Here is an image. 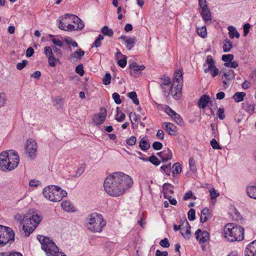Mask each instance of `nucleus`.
<instances>
[{"mask_svg":"<svg viewBox=\"0 0 256 256\" xmlns=\"http://www.w3.org/2000/svg\"><path fill=\"white\" fill-rule=\"evenodd\" d=\"M250 28V24L247 23L244 24V36H246L248 33L249 32Z\"/></svg>","mask_w":256,"mask_h":256,"instance_id":"nucleus-64","label":"nucleus"},{"mask_svg":"<svg viewBox=\"0 0 256 256\" xmlns=\"http://www.w3.org/2000/svg\"><path fill=\"white\" fill-rule=\"evenodd\" d=\"M126 56H122V58L118 61V65L122 68L126 66Z\"/></svg>","mask_w":256,"mask_h":256,"instance_id":"nucleus-48","label":"nucleus"},{"mask_svg":"<svg viewBox=\"0 0 256 256\" xmlns=\"http://www.w3.org/2000/svg\"><path fill=\"white\" fill-rule=\"evenodd\" d=\"M172 174H180L182 172V166L179 162L174 163L172 168Z\"/></svg>","mask_w":256,"mask_h":256,"instance_id":"nucleus-35","label":"nucleus"},{"mask_svg":"<svg viewBox=\"0 0 256 256\" xmlns=\"http://www.w3.org/2000/svg\"><path fill=\"white\" fill-rule=\"evenodd\" d=\"M189 165L190 170H192L194 172H195L196 170L195 161L192 158H190Z\"/></svg>","mask_w":256,"mask_h":256,"instance_id":"nucleus-59","label":"nucleus"},{"mask_svg":"<svg viewBox=\"0 0 256 256\" xmlns=\"http://www.w3.org/2000/svg\"><path fill=\"white\" fill-rule=\"evenodd\" d=\"M162 83L160 86H170L171 84V80L170 77L164 75L162 78Z\"/></svg>","mask_w":256,"mask_h":256,"instance_id":"nucleus-43","label":"nucleus"},{"mask_svg":"<svg viewBox=\"0 0 256 256\" xmlns=\"http://www.w3.org/2000/svg\"><path fill=\"white\" fill-rule=\"evenodd\" d=\"M28 61L26 60H23L21 62H18L16 64V68L18 70H22L26 65Z\"/></svg>","mask_w":256,"mask_h":256,"instance_id":"nucleus-61","label":"nucleus"},{"mask_svg":"<svg viewBox=\"0 0 256 256\" xmlns=\"http://www.w3.org/2000/svg\"><path fill=\"white\" fill-rule=\"evenodd\" d=\"M182 74L180 71L176 72L174 75V80L172 82V86H175L176 82L178 83L176 85V92L173 94L172 91V96L175 100H179L182 96Z\"/></svg>","mask_w":256,"mask_h":256,"instance_id":"nucleus-11","label":"nucleus"},{"mask_svg":"<svg viewBox=\"0 0 256 256\" xmlns=\"http://www.w3.org/2000/svg\"><path fill=\"white\" fill-rule=\"evenodd\" d=\"M19 162V156L13 150L4 151L0 154V170L2 171L12 170L18 166Z\"/></svg>","mask_w":256,"mask_h":256,"instance_id":"nucleus-2","label":"nucleus"},{"mask_svg":"<svg viewBox=\"0 0 256 256\" xmlns=\"http://www.w3.org/2000/svg\"><path fill=\"white\" fill-rule=\"evenodd\" d=\"M164 196L165 198H167L168 200L171 204L176 206L177 204L176 200L174 198H172L171 196H168L166 194V192H164Z\"/></svg>","mask_w":256,"mask_h":256,"instance_id":"nucleus-60","label":"nucleus"},{"mask_svg":"<svg viewBox=\"0 0 256 256\" xmlns=\"http://www.w3.org/2000/svg\"><path fill=\"white\" fill-rule=\"evenodd\" d=\"M64 40L66 44L68 46V49L70 50H72L70 46L74 48H76L78 46L77 42L75 40H72V38L70 37L64 38Z\"/></svg>","mask_w":256,"mask_h":256,"instance_id":"nucleus-32","label":"nucleus"},{"mask_svg":"<svg viewBox=\"0 0 256 256\" xmlns=\"http://www.w3.org/2000/svg\"><path fill=\"white\" fill-rule=\"evenodd\" d=\"M160 245L163 248H168L170 246L168 240L167 238H164L160 240Z\"/></svg>","mask_w":256,"mask_h":256,"instance_id":"nucleus-58","label":"nucleus"},{"mask_svg":"<svg viewBox=\"0 0 256 256\" xmlns=\"http://www.w3.org/2000/svg\"><path fill=\"white\" fill-rule=\"evenodd\" d=\"M163 128H164L171 136H174L177 132L176 127L172 123L166 122L163 124Z\"/></svg>","mask_w":256,"mask_h":256,"instance_id":"nucleus-22","label":"nucleus"},{"mask_svg":"<svg viewBox=\"0 0 256 256\" xmlns=\"http://www.w3.org/2000/svg\"><path fill=\"white\" fill-rule=\"evenodd\" d=\"M38 146L36 142L32 139L27 140L26 154L30 159H34L36 156Z\"/></svg>","mask_w":256,"mask_h":256,"instance_id":"nucleus-12","label":"nucleus"},{"mask_svg":"<svg viewBox=\"0 0 256 256\" xmlns=\"http://www.w3.org/2000/svg\"><path fill=\"white\" fill-rule=\"evenodd\" d=\"M196 239L199 242L200 244L207 243L210 240V234L206 231H202L200 229L197 230L195 232Z\"/></svg>","mask_w":256,"mask_h":256,"instance_id":"nucleus-16","label":"nucleus"},{"mask_svg":"<svg viewBox=\"0 0 256 256\" xmlns=\"http://www.w3.org/2000/svg\"><path fill=\"white\" fill-rule=\"evenodd\" d=\"M44 54L48 58V64L52 67H54L56 63L60 62L59 58H56L53 53L52 48L50 46H46L44 48Z\"/></svg>","mask_w":256,"mask_h":256,"instance_id":"nucleus-13","label":"nucleus"},{"mask_svg":"<svg viewBox=\"0 0 256 256\" xmlns=\"http://www.w3.org/2000/svg\"><path fill=\"white\" fill-rule=\"evenodd\" d=\"M160 88L162 89L163 94L166 98H168L169 96L170 92L172 94V91H173V94H175L176 89L173 90L172 84L171 86H160Z\"/></svg>","mask_w":256,"mask_h":256,"instance_id":"nucleus-24","label":"nucleus"},{"mask_svg":"<svg viewBox=\"0 0 256 256\" xmlns=\"http://www.w3.org/2000/svg\"><path fill=\"white\" fill-rule=\"evenodd\" d=\"M210 97L206 94L202 95L199 99L198 102V106L200 108L204 109L208 104Z\"/></svg>","mask_w":256,"mask_h":256,"instance_id":"nucleus-23","label":"nucleus"},{"mask_svg":"<svg viewBox=\"0 0 256 256\" xmlns=\"http://www.w3.org/2000/svg\"><path fill=\"white\" fill-rule=\"evenodd\" d=\"M14 233L13 230L7 226L0 225V246L2 247L8 242L14 241Z\"/></svg>","mask_w":256,"mask_h":256,"instance_id":"nucleus-8","label":"nucleus"},{"mask_svg":"<svg viewBox=\"0 0 256 256\" xmlns=\"http://www.w3.org/2000/svg\"><path fill=\"white\" fill-rule=\"evenodd\" d=\"M139 146L142 151H146L150 148V144L146 138H143L139 142Z\"/></svg>","mask_w":256,"mask_h":256,"instance_id":"nucleus-27","label":"nucleus"},{"mask_svg":"<svg viewBox=\"0 0 256 256\" xmlns=\"http://www.w3.org/2000/svg\"><path fill=\"white\" fill-rule=\"evenodd\" d=\"M170 166L171 164H169L166 165H163L160 167V170L162 172H163L165 173L167 176H169L170 174Z\"/></svg>","mask_w":256,"mask_h":256,"instance_id":"nucleus-42","label":"nucleus"},{"mask_svg":"<svg viewBox=\"0 0 256 256\" xmlns=\"http://www.w3.org/2000/svg\"><path fill=\"white\" fill-rule=\"evenodd\" d=\"M242 106L245 110L250 115H252L253 114L254 110V106L253 104H249L248 102H244L242 103Z\"/></svg>","mask_w":256,"mask_h":256,"instance_id":"nucleus-36","label":"nucleus"},{"mask_svg":"<svg viewBox=\"0 0 256 256\" xmlns=\"http://www.w3.org/2000/svg\"><path fill=\"white\" fill-rule=\"evenodd\" d=\"M246 192L249 197L256 199V186H253L248 187Z\"/></svg>","mask_w":256,"mask_h":256,"instance_id":"nucleus-31","label":"nucleus"},{"mask_svg":"<svg viewBox=\"0 0 256 256\" xmlns=\"http://www.w3.org/2000/svg\"><path fill=\"white\" fill-rule=\"evenodd\" d=\"M104 38L102 35L100 34L98 38L94 42L93 46L96 48L100 47L102 44L101 41L104 40Z\"/></svg>","mask_w":256,"mask_h":256,"instance_id":"nucleus-47","label":"nucleus"},{"mask_svg":"<svg viewBox=\"0 0 256 256\" xmlns=\"http://www.w3.org/2000/svg\"><path fill=\"white\" fill-rule=\"evenodd\" d=\"M61 206L62 208L66 212H74L76 210L75 208L69 201L63 202L61 204Z\"/></svg>","mask_w":256,"mask_h":256,"instance_id":"nucleus-25","label":"nucleus"},{"mask_svg":"<svg viewBox=\"0 0 256 256\" xmlns=\"http://www.w3.org/2000/svg\"><path fill=\"white\" fill-rule=\"evenodd\" d=\"M196 211L193 208H190L188 213V218L190 220H194L195 219Z\"/></svg>","mask_w":256,"mask_h":256,"instance_id":"nucleus-53","label":"nucleus"},{"mask_svg":"<svg viewBox=\"0 0 256 256\" xmlns=\"http://www.w3.org/2000/svg\"><path fill=\"white\" fill-rule=\"evenodd\" d=\"M210 213L209 209L207 208H204L201 212L200 221L202 223L206 222L208 220Z\"/></svg>","mask_w":256,"mask_h":256,"instance_id":"nucleus-28","label":"nucleus"},{"mask_svg":"<svg viewBox=\"0 0 256 256\" xmlns=\"http://www.w3.org/2000/svg\"><path fill=\"white\" fill-rule=\"evenodd\" d=\"M210 193L212 202H214L216 198L220 196V194L218 192H216L214 188H212L210 190Z\"/></svg>","mask_w":256,"mask_h":256,"instance_id":"nucleus-44","label":"nucleus"},{"mask_svg":"<svg viewBox=\"0 0 256 256\" xmlns=\"http://www.w3.org/2000/svg\"><path fill=\"white\" fill-rule=\"evenodd\" d=\"M44 197L52 202H60L67 196V192L58 186L50 185L46 186L42 191Z\"/></svg>","mask_w":256,"mask_h":256,"instance_id":"nucleus-5","label":"nucleus"},{"mask_svg":"<svg viewBox=\"0 0 256 256\" xmlns=\"http://www.w3.org/2000/svg\"><path fill=\"white\" fill-rule=\"evenodd\" d=\"M182 225H184L181 229L180 234L185 238L189 239L190 235V227L186 220L182 222Z\"/></svg>","mask_w":256,"mask_h":256,"instance_id":"nucleus-18","label":"nucleus"},{"mask_svg":"<svg viewBox=\"0 0 256 256\" xmlns=\"http://www.w3.org/2000/svg\"><path fill=\"white\" fill-rule=\"evenodd\" d=\"M228 30L229 36L231 38H233L234 37L237 38H240V34L236 30L235 27L230 26H228Z\"/></svg>","mask_w":256,"mask_h":256,"instance_id":"nucleus-30","label":"nucleus"},{"mask_svg":"<svg viewBox=\"0 0 256 256\" xmlns=\"http://www.w3.org/2000/svg\"><path fill=\"white\" fill-rule=\"evenodd\" d=\"M140 159H141L144 162L149 161L152 164L156 166H158L160 163V160L158 159V158L156 156L154 155H152L150 156L148 159L143 158H140Z\"/></svg>","mask_w":256,"mask_h":256,"instance_id":"nucleus-29","label":"nucleus"},{"mask_svg":"<svg viewBox=\"0 0 256 256\" xmlns=\"http://www.w3.org/2000/svg\"><path fill=\"white\" fill-rule=\"evenodd\" d=\"M65 20V16L60 17L58 18V28L62 30H66V26H64V24H68V22Z\"/></svg>","mask_w":256,"mask_h":256,"instance_id":"nucleus-39","label":"nucleus"},{"mask_svg":"<svg viewBox=\"0 0 256 256\" xmlns=\"http://www.w3.org/2000/svg\"><path fill=\"white\" fill-rule=\"evenodd\" d=\"M234 56L232 54H224L222 56V60L226 62L230 63L234 59Z\"/></svg>","mask_w":256,"mask_h":256,"instance_id":"nucleus-45","label":"nucleus"},{"mask_svg":"<svg viewBox=\"0 0 256 256\" xmlns=\"http://www.w3.org/2000/svg\"><path fill=\"white\" fill-rule=\"evenodd\" d=\"M127 96L130 98L132 100L133 102L135 104H139V100L138 98L136 93L135 92H128Z\"/></svg>","mask_w":256,"mask_h":256,"instance_id":"nucleus-37","label":"nucleus"},{"mask_svg":"<svg viewBox=\"0 0 256 256\" xmlns=\"http://www.w3.org/2000/svg\"><path fill=\"white\" fill-rule=\"evenodd\" d=\"M136 142V138L134 136H132L126 140V143L128 145L132 146L135 144Z\"/></svg>","mask_w":256,"mask_h":256,"instance_id":"nucleus-52","label":"nucleus"},{"mask_svg":"<svg viewBox=\"0 0 256 256\" xmlns=\"http://www.w3.org/2000/svg\"><path fill=\"white\" fill-rule=\"evenodd\" d=\"M84 54L85 52L81 48H78L76 52L70 54V61L73 62H76L78 59H81Z\"/></svg>","mask_w":256,"mask_h":256,"instance_id":"nucleus-21","label":"nucleus"},{"mask_svg":"<svg viewBox=\"0 0 256 256\" xmlns=\"http://www.w3.org/2000/svg\"><path fill=\"white\" fill-rule=\"evenodd\" d=\"M219 73L222 79L224 78L226 79L223 80V83L224 84H227V81L232 80L234 77V74L233 70H226L222 69Z\"/></svg>","mask_w":256,"mask_h":256,"instance_id":"nucleus-17","label":"nucleus"},{"mask_svg":"<svg viewBox=\"0 0 256 256\" xmlns=\"http://www.w3.org/2000/svg\"><path fill=\"white\" fill-rule=\"evenodd\" d=\"M245 256H256V240L250 243L244 251Z\"/></svg>","mask_w":256,"mask_h":256,"instance_id":"nucleus-19","label":"nucleus"},{"mask_svg":"<svg viewBox=\"0 0 256 256\" xmlns=\"http://www.w3.org/2000/svg\"><path fill=\"white\" fill-rule=\"evenodd\" d=\"M164 154L162 157V162H166L170 160L172 158V150L167 148L166 149L163 150Z\"/></svg>","mask_w":256,"mask_h":256,"instance_id":"nucleus-26","label":"nucleus"},{"mask_svg":"<svg viewBox=\"0 0 256 256\" xmlns=\"http://www.w3.org/2000/svg\"><path fill=\"white\" fill-rule=\"evenodd\" d=\"M111 75L110 73H106L104 76L102 78V82L104 85H108L111 81Z\"/></svg>","mask_w":256,"mask_h":256,"instance_id":"nucleus-46","label":"nucleus"},{"mask_svg":"<svg viewBox=\"0 0 256 256\" xmlns=\"http://www.w3.org/2000/svg\"><path fill=\"white\" fill-rule=\"evenodd\" d=\"M164 112L170 116L174 122L182 126L184 124V121L180 115L176 112L169 106H166L164 107Z\"/></svg>","mask_w":256,"mask_h":256,"instance_id":"nucleus-15","label":"nucleus"},{"mask_svg":"<svg viewBox=\"0 0 256 256\" xmlns=\"http://www.w3.org/2000/svg\"><path fill=\"white\" fill-rule=\"evenodd\" d=\"M37 238L41 244L42 248L45 252L46 256H54L56 254H58V248L50 238L39 235Z\"/></svg>","mask_w":256,"mask_h":256,"instance_id":"nucleus-7","label":"nucleus"},{"mask_svg":"<svg viewBox=\"0 0 256 256\" xmlns=\"http://www.w3.org/2000/svg\"><path fill=\"white\" fill-rule=\"evenodd\" d=\"M106 110L104 108H101L100 112L95 114L93 116V122L96 126L102 124L106 120Z\"/></svg>","mask_w":256,"mask_h":256,"instance_id":"nucleus-14","label":"nucleus"},{"mask_svg":"<svg viewBox=\"0 0 256 256\" xmlns=\"http://www.w3.org/2000/svg\"><path fill=\"white\" fill-rule=\"evenodd\" d=\"M65 20L70 19L74 24H68L66 27L65 30H82L84 27V24L82 20H81L77 16L71 14H66L64 15Z\"/></svg>","mask_w":256,"mask_h":256,"instance_id":"nucleus-10","label":"nucleus"},{"mask_svg":"<svg viewBox=\"0 0 256 256\" xmlns=\"http://www.w3.org/2000/svg\"><path fill=\"white\" fill-rule=\"evenodd\" d=\"M244 232L242 227L233 223L226 224L224 228V236L230 242L242 240Z\"/></svg>","mask_w":256,"mask_h":256,"instance_id":"nucleus-4","label":"nucleus"},{"mask_svg":"<svg viewBox=\"0 0 256 256\" xmlns=\"http://www.w3.org/2000/svg\"><path fill=\"white\" fill-rule=\"evenodd\" d=\"M192 198L194 200H196V196H193V194L192 191H188L185 194L184 196L183 197V200H186Z\"/></svg>","mask_w":256,"mask_h":256,"instance_id":"nucleus-57","label":"nucleus"},{"mask_svg":"<svg viewBox=\"0 0 256 256\" xmlns=\"http://www.w3.org/2000/svg\"><path fill=\"white\" fill-rule=\"evenodd\" d=\"M203 66L204 68V72H210L212 78H215L218 74L219 70L216 67V62L212 56L208 55L206 56V60Z\"/></svg>","mask_w":256,"mask_h":256,"instance_id":"nucleus-9","label":"nucleus"},{"mask_svg":"<svg viewBox=\"0 0 256 256\" xmlns=\"http://www.w3.org/2000/svg\"><path fill=\"white\" fill-rule=\"evenodd\" d=\"M196 32L198 35L202 38H206L207 36L206 28L204 26L201 28H198Z\"/></svg>","mask_w":256,"mask_h":256,"instance_id":"nucleus-38","label":"nucleus"},{"mask_svg":"<svg viewBox=\"0 0 256 256\" xmlns=\"http://www.w3.org/2000/svg\"><path fill=\"white\" fill-rule=\"evenodd\" d=\"M232 48V44L230 40H224V44L223 46V50L224 52H230Z\"/></svg>","mask_w":256,"mask_h":256,"instance_id":"nucleus-40","label":"nucleus"},{"mask_svg":"<svg viewBox=\"0 0 256 256\" xmlns=\"http://www.w3.org/2000/svg\"><path fill=\"white\" fill-rule=\"evenodd\" d=\"M152 148L156 150H160L162 148V144L159 142H155L152 144Z\"/></svg>","mask_w":256,"mask_h":256,"instance_id":"nucleus-63","label":"nucleus"},{"mask_svg":"<svg viewBox=\"0 0 256 256\" xmlns=\"http://www.w3.org/2000/svg\"><path fill=\"white\" fill-rule=\"evenodd\" d=\"M51 47L52 50L56 54V58H60L62 56V52L60 48H57L54 46H52Z\"/></svg>","mask_w":256,"mask_h":256,"instance_id":"nucleus-51","label":"nucleus"},{"mask_svg":"<svg viewBox=\"0 0 256 256\" xmlns=\"http://www.w3.org/2000/svg\"><path fill=\"white\" fill-rule=\"evenodd\" d=\"M172 188H173V186L170 184L165 183L163 185V189L164 190L168 191L171 194H172L174 193V190H172Z\"/></svg>","mask_w":256,"mask_h":256,"instance_id":"nucleus-56","label":"nucleus"},{"mask_svg":"<svg viewBox=\"0 0 256 256\" xmlns=\"http://www.w3.org/2000/svg\"><path fill=\"white\" fill-rule=\"evenodd\" d=\"M200 14L202 20L206 23L208 22H211L212 16L209 8L202 9Z\"/></svg>","mask_w":256,"mask_h":256,"instance_id":"nucleus-20","label":"nucleus"},{"mask_svg":"<svg viewBox=\"0 0 256 256\" xmlns=\"http://www.w3.org/2000/svg\"><path fill=\"white\" fill-rule=\"evenodd\" d=\"M75 71L76 73L78 74L80 76H82L84 73L82 64H80L77 66L76 68Z\"/></svg>","mask_w":256,"mask_h":256,"instance_id":"nucleus-50","label":"nucleus"},{"mask_svg":"<svg viewBox=\"0 0 256 256\" xmlns=\"http://www.w3.org/2000/svg\"><path fill=\"white\" fill-rule=\"evenodd\" d=\"M42 220V216L30 210L20 224L26 236H28Z\"/></svg>","mask_w":256,"mask_h":256,"instance_id":"nucleus-3","label":"nucleus"},{"mask_svg":"<svg viewBox=\"0 0 256 256\" xmlns=\"http://www.w3.org/2000/svg\"><path fill=\"white\" fill-rule=\"evenodd\" d=\"M224 66L226 67H230L231 68H236L238 66V64L236 61L231 62L230 63L229 62H225L224 64Z\"/></svg>","mask_w":256,"mask_h":256,"instance_id":"nucleus-62","label":"nucleus"},{"mask_svg":"<svg viewBox=\"0 0 256 256\" xmlns=\"http://www.w3.org/2000/svg\"><path fill=\"white\" fill-rule=\"evenodd\" d=\"M6 99L5 94L0 92V108L4 106L6 103Z\"/></svg>","mask_w":256,"mask_h":256,"instance_id":"nucleus-55","label":"nucleus"},{"mask_svg":"<svg viewBox=\"0 0 256 256\" xmlns=\"http://www.w3.org/2000/svg\"><path fill=\"white\" fill-rule=\"evenodd\" d=\"M87 228L93 232H100L106 226V222L104 220L102 214L93 213L88 216L86 218Z\"/></svg>","mask_w":256,"mask_h":256,"instance_id":"nucleus-6","label":"nucleus"},{"mask_svg":"<svg viewBox=\"0 0 256 256\" xmlns=\"http://www.w3.org/2000/svg\"><path fill=\"white\" fill-rule=\"evenodd\" d=\"M136 42V38H129L125 40L126 44V48L128 50H132Z\"/></svg>","mask_w":256,"mask_h":256,"instance_id":"nucleus-34","label":"nucleus"},{"mask_svg":"<svg viewBox=\"0 0 256 256\" xmlns=\"http://www.w3.org/2000/svg\"><path fill=\"white\" fill-rule=\"evenodd\" d=\"M102 32L105 36H112L114 34L112 30L108 28L107 26H104L102 29Z\"/></svg>","mask_w":256,"mask_h":256,"instance_id":"nucleus-41","label":"nucleus"},{"mask_svg":"<svg viewBox=\"0 0 256 256\" xmlns=\"http://www.w3.org/2000/svg\"><path fill=\"white\" fill-rule=\"evenodd\" d=\"M246 94V93L244 92H236L232 96V98L236 102H241L244 100V98Z\"/></svg>","mask_w":256,"mask_h":256,"instance_id":"nucleus-33","label":"nucleus"},{"mask_svg":"<svg viewBox=\"0 0 256 256\" xmlns=\"http://www.w3.org/2000/svg\"><path fill=\"white\" fill-rule=\"evenodd\" d=\"M112 97L116 104H121L122 100L120 98V96L118 93L114 92L112 95Z\"/></svg>","mask_w":256,"mask_h":256,"instance_id":"nucleus-54","label":"nucleus"},{"mask_svg":"<svg viewBox=\"0 0 256 256\" xmlns=\"http://www.w3.org/2000/svg\"><path fill=\"white\" fill-rule=\"evenodd\" d=\"M210 145L215 150H222V148L220 146L218 142L216 140V139L213 138L210 142Z\"/></svg>","mask_w":256,"mask_h":256,"instance_id":"nucleus-49","label":"nucleus"},{"mask_svg":"<svg viewBox=\"0 0 256 256\" xmlns=\"http://www.w3.org/2000/svg\"><path fill=\"white\" fill-rule=\"evenodd\" d=\"M132 184L133 180L130 176L122 172H116L105 178L104 188L108 195L117 197L122 195Z\"/></svg>","mask_w":256,"mask_h":256,"instance_id":"nucleus-1","label":"nucleus"}]
</instances>
